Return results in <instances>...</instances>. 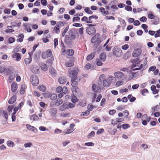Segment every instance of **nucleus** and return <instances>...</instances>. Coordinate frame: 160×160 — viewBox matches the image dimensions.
Wrapping results in <instances>:
<instances>
[{"mask_svg": "<svg viewBox=\"0 0 160 160\" xmlns=\"http://www.w3.org/2000/svg\"><path fill=\"white\" fill-rule=\"evenodd\" d=\"M65 23L62 22L60 21L58 22L56 26L58 28H61L64 25Z\"/></svg>", "mask_w": 160, "mask_h": 160, "instance_id": "nucleus-37", "label": "nucleus"}, {"mask_svg": "<svg viewBox=\"0 0 160 160\" xmlns=\"http://www.w3.org/2000/svg\"><path fill=\"white\" fill-rule=\"evenodd\" d=\"M31 70L33 73L38 74L40 71V68L36 65H33L31 67Z\"/></svg>", "mask_w": 160, "mask_h": 160, "instance_id": "nucleus-7", "label": "nucleus"}, {"mask_svg": "<svg viewBox=\"0 0 160 160\" xmlns=\"http://www.w3.org/2000/svg\"><path fill=\"white\" fill-rule=\"evenodd\" d=\"M48 57H50L52 54L51 51L49 50H48L46 52Z\"/></svg>", "mask_w": 160, "mask_h": 160, "instance_id": "nucleus-54", "label": "nucleus"}, {"mask_svg": "<svg viewBox=\"0 0 160 160\" xmlns=\"http://www.w3.org/2000/svg\"><path fill=\"white\" fill-rule=\"evenodd\" d=\"M68 54L70 56H72L74 54V51L72 49H68L67 50Z\"/></svg>", "mask_w": 160, "mask_h": 160, "instance_id": "nucleus-29", "label": "nucleus"}, {"mask_svg": "<svg viewBox=\"0 0 160 160\" xmlns=\"http://www.w3.org/2000/svg\"><path fill=\"white\" fill-rule=\"evenodd\" d=\"M83 29L84 28L83 27L80 28L79 29L78 32L80 34L82 35L83 33Z\"/></svg>", "mask_w": 160, "mask_h": 160, "instance_id": "nucleus-62", "label": "nucleus"}, {"mask_svg": "<svg viewBox=\"0 0 160 160\" xmlns=\"http://www.w3.org/2000/svg\"><path fill=\"white\" fill-rule=\"evenodd\" d=\"M100 35L99 33H97L92 38L91 40V42L93 43H96L98 40L100 38Z\"/></svg>", "mask_w": 160, "mask_h": 160, "instance_id": "nucleus-8", "label": "nucleus"}, {"mask_svg": "<svg viewBox=\"0 0 160 160\" xmlns=\"http://www.w3.org/2000/svg\"><path fill=\"white\" fill-rule=\"evenodd\" d=\"M90 113V112L89 111L87 110L84 112H82L81 114V115L87 116Z\"/></svg>", "mask_w": 160, "mask_h": 160, "instance_id": "nucleus-46", "label": "nucleus"}, {"mask_svg": "<svg viewBox=\"0 0 160 160\" xmlns=\"http://www.w3.org/2000/svg\"><path fill=\"white\" fill-rule=\"evenodd\" d=\"M42 57L44 59H46L47 58H48V56L47 55V53L45 52H42Z\"/></svg>", "mask_w": 160, "mask_h": 160, "instance_id": "nucleus-60", "label": "nucleus"}, {"mask_svg": "<svg viewBox=\"0 0 160 160\" xmlns=\"http://www.w3.org/2000/svg\"><path fill=\"white\" fill-rule=\"evenodd\" d=\"M92 89L94 92H98L100 90V88L98 87L97 85L95 84H93Z\"/></svg>", "mask_w": 160, "mask_h": 160, "instance_id": "nucleus-15", "label": "nucleus"}, {"mask_svg": "<svg viewBox=\"0 0 160 160\" xmlns=\"http://www.w3.org/2000/svg\"><path fill=\"white\" fill-rule=\"evenodd\" d=\"M32 61V57L30 58V57L29 58H26L24 60L25 62L26 65H28Z\"/></svg>", "mask_w": 160, "mask_h": 160, "instance_id": "nucleus-32", "label": "nucleus"}, {"mask_svg": "<svg viewBox=\"0 0 160 160\" xmlns=\"http://www.w3.org/2000/svg\"><path fill=\"white\" fill-rule=\"evenodd\" d=\"M15 39L14 38H10L8 39V42L11 43L15 41Z\"/></svg>", "mask_w": 160, "mask_h": 160, "instance_id": "nucleus-47", "label": "nucleus"}, {"mask_svg": "<svg viewBox=\"0 0 160 160\" xmlns=\"http://www.w3.org/2000/svg\"><path fill=\"white\" fill-rule=\"evenodd\" d=\"M76 80H77L78 81H79L80 80V79H79V80H78V79H77V78H73V79H72V87H75L77 86L78 84V82L77 81H76Z\"/></svg>", "mask_w": 160, "mask_h": 160, "instance_id": "nucleus-16", "label": "nucleus"}, {"mask_svg": "<svg viewBox=\"0 0 160 160\" xmlns=\"http://www.w3.org/2000/svg\"><path fill=\"white\" fill-rule=\"evenodd\" d=\"M98 16L95 15H92L90 16L88 18V23H92V21L91 20L92 19H95V20L98 19Z\"/></svg>", "mask_w": 160, "mask_h": 160, "instance_id": "nucleus-23", "label": "nucleus"}, {"mask_svg": "<svg viewBox=\"0 0 160 160\" xmlns=\"http://www.w3.org/2000/svg\"><path fill=\"white\" fill-rule=\"evenodd\" d=\"M78 71V69L77 68H75L74 70H71L69 74L70 77L72 78V79L77 78V75Z\"/></svg>", "mask_w": 160, "mask_h": 160, "instance_id": "nucleus-6", "label": "nucleus"}, {"mask_svg": "<svg viewBox=\"0 0 160 160\" xmlns=\"http://www.w3.org/2000/svg\"><path fill=\"white\" fill-rule=\"evenodd\" d=\"M151 90L152 91V93L155 94L158 93L159 90L156 89V86L154 85H152L151 87Z\"/></svg>", "mask_w": 160, "mask_h": 160, "instance_id": "nucleus-22", "label": "nucleus"}, {"mask_svg": "<svg viewBox=\"0 0 160 160\" xmlns=\"http://www.w3.org/2000/svg\"><path fill=\"white\" fill-rule=\"evenodd\" d=\"M148 18L150 19H153L155 18V16L153 14L150 13L148 14Z\"/></svg>", "mask_w": 160, "mask_h": 160, "instance_id": "nucleus-55", "label": "nucleus"}, {"mask_svg": "<svg viewBox=\"0 0 160 160\" xmlns=\"http://www.w3.org/2000/svg\"><path fill=\"white\" fill-rule=\"evenodd\" d=\"M2 72H4L7 74L11 72V71L9 68H3L2 69Z\"/></svg>", "mask_w": 160, "mask_h": 160, "instance_id": "nucleus-30", "label": "nucleus"}, {"mask_svg": "<svg viewBox=\"0 0 160 160\" xmlns=\"http://www.w3.org/2000/svg\"><path fill=\"white\" fill-rule=\"evenodd\" d=\"M57 98V96L56 94H52L51 95L50 99L52 100L56 99Z\"/></svg>", "mask_w": 160, "mask_h": 160, "instance_id": "nucleus-40", "label": "nucleus"}, {"mask_svg": "<svg viewBox=\"0 0 160 160\" xmlns=\"http://www.w3.org/2000/svg\"><path fill=\"white\" fill-rule=\"evenodd\" d=\"M13 108V106L9 105L8 107V110L9 112H11Z\"/></svg>", "mask_w": 160, "mask_h": 160, "instance_id": "nucleus-61", "label": "nucleus"}, {"mask_svg": "<svg viewBox=\"0 0 160 160\" xmlns=\"http://www.w3.org/2000/svg\"><path fill=\"white\" fill-rule=\"evenodd\" d=\"M25 85L24 84H22L20 90V93L21 94H23L24 92V89H25Z\"/></svg>", "mask_w": 160, "mask_h": 160, "instance_id": "nucleus-35", "label": "nucleus"}, {"mask_svg": "<svg viewBox=\"0 0 160 160\" xmlns=\"http://www.w3.org/2000/svg\"><path fill=\"white\" fill-rule=\"evenodd\" d=\"M148 90L146 89H144L143 90H142V94L143 96L145 95V93H148Z\"/></svg>", "mask_w": 160, "mask_h": 160, "instance_id": "nucleus-58", "label": "nucleus"}, {"mask_svg": "<svg viewBox=\"0 0 160 160\" xmlns=\"http://www.w3.org/2000/svg\"><path fill=\"white\" fill-rule=\"evenodd\" d=\"M95 54L94 53H91L88 55L86 58L87 60H90L92 59L95 56Z\"/></svg>", "mask_w": 160, "mask_h": 160, "instance_id": "nucleus-27", "label": "nucleus"}, {"mask_svg": "<svg viewBox=\"0 0 160 160\" xmlns=\"http://www.w3.org/2000/svg\"><path fill=\"white\" fill-rule=\"evenodd\" d=\"M96 62L97 65L98 66H101L102 64V62L100 61V60L98 59H96Z\"/></svg>", "mask_w": 160, "mask_h": 160, "instance_id": "nucleus-43", "label": "nucleus"}, {"mask_svg": "<svg viewBox=\"0 0 160 160\" xmlns=\"http://www.w3.org/2000/svg\"><path fill=\"white\" fill-rule=\"evenodd\" d=\"M41 67L42 70L44 71H46L48 70V67L44 63H42L41 64Z\"/></svg>", "mask_w": 160, "mask_h": 160, "instance_id": "nucleus-26", "label": "nucleus"}, {"mask_svg": "<svg viewBox=\"0 0 160 160\" xmlns=\"http://www.w3.org/2000/svg\"><path fill=\"white\" fill-rule=\"evenodd\" d=\"M100 59L102 61H104L106 58V54L105 52H102L100 55Z\"/></svg>", "mask_w": 160, "mask_h": 160, "instance_id": "nucleus-12", "label": "nucleus"}, {"mask_svg": "<svg viewBox=\"0 0 160 160\" xmlns=\"http://www.w3.org/2000/svg\"><path fill=\"white\" fill-rule=\"evenodd\" d=\"M7 28L8 29L5 30V32L7 33L13 32L15 31L14 30L12 29L11 28L10 29L9 28Z\"/></svg>", "mask_w": 160, "mask_h": 160, "instance_id": "nucleus-48", "label": "nucleus"}, {"mask_svg": "<svg viewBox=\"0 0 160 160\" xmlns=\"http://www.w3.org/2000/svg\"><path fill=\"white\" fill-rule=\"evenodd\" d=\"M156 67L155 66H152V67H151L149 68V70H148V71L149 72H150V71H154L156 69Z\"/></svg>", "mask_w": 160, "mask_h": 160, "instance_id": "nucleus-57", "label": "nucleus"}, {"mask_svg": "<svg viewBox=\"0 0 160 160\" xmlns=\"http://www.w3.org/2000/svg\"><path fill=\"white\" fill-rule=\"evenodd\" d=\"M112 51L113 54L117 57H119L122 55L121 49L117 47H114Z\"/></svg>", "mask_w": 160, "mask_h": 160, "instance_id": "nucleus-1", "label": "nucleus"}, {"mask_svg": "<svg viewBox=\"0 0 160 160\" xmlns=\"http://www.w3.org/2000/svg\"><path fill=\"white\" fill-rule=\"evenodd\" d=\"M38 88L40 90L43 92H44L46 89V87L43 85H40L39 86H38Z\"/></svg>", "mask_w": 160, "mask_h": 160, "instance_id": "nucleus-33", "label": "nucleus"}, {"mask_svg": "<svg viewBox=\"0 0 160 160\" xmlns=\"http://www.w3.org/2000/svg\"><path fill=\"white\" fill-rule=\"evenodd\" d=\"M147 19L146 17L143 16L140 18V20L142 22H145L146 21Z\"/></svg>", "mask_w": 160, "mask_h": 160, "instance_id": "nucleus-50", "label": "nucleus"}, {"mask_svg": "<svg viewBox=\"0 0 160 160\" xmlns=\"http://www.w3.org/2000/svg\"><path fill=\"white\" fill-rule=\"evenodd\" d=\"M69 37L68 35H66L65 37V42L67 44L69 45L71 44V40L69 39Z\"/></svg>", "mask_w": 160, "mask_h": 160, "instance_id": "nucleus-20", "label": "nucleus"}, {"mask_svg": "<svg viewBox=\"0 0 160 160\" xmlns=\"http://www.w3.org/2000/svg\"><path fill=\"white\" fill-rule=\"evenodd\" d=\"M2 113L3 115V117L5 119H8V115L7 112L4 111H3Z\"/></svg>", "mask_w": 160, "mask_h": 160, "instance_id": "nucleus-49", "label": "nucleus"}, {"mask_svg": "<svg viewBox=\"0 0 160 160\" xmlns=\"http://www.w3.org/2000/svg\"><path fill=\"white\" fill-rule=\"evenodd\" d=\"M156 32L157 33L154 35L155 37L157 38L158 37H160V29L159 30H157Z\"/></svg>", "mask_w": 160, "mask_h": 160, "instance_id": "nucleus-53", "label": "nucleus"}, {"mask_svg": "<svg viewBox=\"0 0 160 160\" xmlns=\"http://www.w3.org/2000/svg\"><path fill=\"white\" fill-rule=\"evenodd\" d=\"M130 125L128 124H123L122 125V128L124 129H126L129 128Z\"/></svg>", "mask_w": 160, "mask_h": 160, "instance_id": "nucleus-42", "label": "nucleus"}, {"mask_svg": "<svg viewBox=\"0 0 160 160\" xmlns=\"http://www.w3.org/2000/svg\"><path fill=\"white\" fill-rule=\"evenodd\" d=\"M114 75L116 78L120 80H124L126 78L125 76L123 73L121 72L118 71L115 72Z\"/></svg>", "mask_w": 160, "mask_h": 160, "instance_id": "nucleus-5", "label": "nucleus"}, {"mask_svg": "<svg viewBox=\"0 0 160 160\" xmlns=\"http://www.w3.org/2000/svg\"><path fill=\"white\" fill-rule=\"evenodd\" d=\"M69 29V26H68L66 28L64 29V31L62 32V36L63 37L65 35L66 33L67 32Z\"/></svg>", "mask_w": 160, "mask_h": 160, "instance_id": "nucleus-39", "label": "nucleus"}, {"mask_svg": "<svg viewBox=\"0 0 160 160\" xmlns=\"http://www.w3.org/2000/svg\"><path fill=\"white\" fill-rule=\"evenodd\" d=\"M30 80L32 84L34 86H36L39 83L38 79L36 75L31 76Z\"/></svg>", "mask_w": 160, "mask_h": 160, "instance_id": "nucleus-3", "label": "nucleus"}, {"mask_svg": "<svg viewBox=\"0 0 160 160\" xmlns=\"http://www.w3.org/2000/svg\"><path fill=\"white\" fill-rule=\"evenodd\" d=\"M68 89L66 87H63L62 88V92L63 93L65 94L67 92Z\"/></svg>", "mask_w": 160, "mask_h": 160, "instance_id": "nucleus-52", "label": "nucleus"}, {"mask_svg": "<svg viewBox=\"0 0 160 160\" xmlns=\"http://www.w3.org/2000/svg\"><path fill=\"white\" fill-rule=\"evenodd\" d=\"M85 11L88 14H92L93 13L92 12L90 9L88 7H86L84 9Z\"/></svg>", "mask_w": 160, "mask_h": 160, "instance_id": "nucleus-36", "label": "nucleus"}, {"mask_svg": "<svg viewBox=\"0 0 160 160\" xmlns=\"http://www.w3.org/2000/svg\"><path fill=\"white\" fill-rule=\"evenodd\" d=\"M128 74H130L129 78L130 80L133 79V78H136L138 75V74L137 73L133 72L132 70L129 71Z\"/></svg>", "mask_w": 160, "mask_h": 160, "instance_id": "nucleus-10", "label": "nucleus"}, {"mask_svg": "<svg viewBox=\"0 0 160 160\" xmlns=\"http://www.w3.org/2000/svg\"><path fill=\"white\" fill-rule=\"evenodd\" d=\"M141 49L140 48H138L133 51L132 56L133 57H137L141 54Z\"/></svg>", "mask_w": 160, "mask_h": 160, "instance_id": "nucleus-9", "label": "nucleus"}, {"mask_svg": "<svg viewBox=\"0 0 160 160\" xmlns=\"http://www.w3.org/2000/svg\"><path fill=\"white\" fill-rule=\"evenodd\" d=\"M30 119L31 120H33V121H37L38 120L39 118L37 116L33 114L30 116Z\"/></svg>", "mask_w": 160, "mask_h": 160, "instance_id": "nucleus-25", "label": "nucleus"}, {"mask_svg": "<svg viewBox=\"0 0 160 160\" xmlns=\"http://www.w3.org/2000/svg\"><path fill=\"white\" fill-rule=\"evenodd\" d=\"M140 22L138 20H136L135 21H134V22H133V24L135 26H138V25H140Z\"/></svg>", "mask_w": 160, "mask_h": 160, "instance_id": "nucleus-63", "label": "nucleus"}, {"mask_svg": "<svg viewBox=\"0 0 160 160\" xmlns=\"http://www.w3.org/2000/svg\"><path fill=\"white\" fill-rule=\"evenodd\" d=\"M32 145V143L31 142H28L24 144V146L26 148L31 147Z\"/></svg>", "mask_w": 160, "mask_h": 160, "instance_id": "nucleus-45", "label": "nucleus"}, {"mask_svg": "<svg viewBox=\"0 0 160 160\" xmlns=\"http://www.w3.org/2000/svg\"><path fill=\"white\" fill-rule=\"evenodd\" d=\"M146 64L147 62L146 61L145 62H144L143 64H141L140 65L139 67L142 70H143L144 69V68L145 67Z\"/></svg>", "mask_w": 160, "mask_h": 160, "instance_id": "nucleus-44", "label": "nucleus"}, {"mask_svg": "<svg viewBox=\"0 0 160 160\" xmlns=\"http://www.w3.org/2000/svg\"><path fill=\"white\" fill-rule=\"evenodd\" d=\"M12 57L13 58H16V60L17 61H19L21 59V57L20 54L18 53H13Z\"/></svg>", "mask_w": 160, "mask_h": 160, "instance_id": "nucleus-11", "label": "nucleus"}, {"mask_svg": "<svg viewBox=\"0 0 160 160\" xmlns=\"http://www.w3.org/2000/svg\"><path fill=\"white\" fill-rule=\"evenodd\" d=\"M54 59L52 58H49L47 60V63L48 65V66H51L52 63V61Z\"/></svg>", "mask_w": 160, "mask_h": 160, "instance_id": "nucleus-34", "label": "nucleus"}, {"mask_svg": "<svg viewBox=\"0 0 160 160\" xmlns=\"http://www.w3.org/2000/svg\"><path fill=\"white\" fill-rule=\"evenodd\" d=\"M11 87L12 91L13 92H15L17 88V84L15 82L12 83Z\"/></svg>", "mask_w": 160, "mask_h": 160, "instance_id": "nucleus-19", "label": "nucleus"}, {"mask_svg": "<svg viewBox=\"0 0 160 160\" xmlns=\"http://www.w3.org/2000/svg\"><path fill=\"white\" fill-rule=\"evenodd\" d=\"M105 76L104 74L101 75L99 77V81L101 82H102L103 86L105 87H108L110 84L108 81L104 79Z\"/></svg>", "mask_w": 160, "mask_h": 160, "instance_id": "nucleus-4", "label": "nucleus"}, {"mask_svg": "<svg viewBox=\"0 0 160 160\" xmlns=\"http://www.w3.org/2000/svg\"><path fill=\"white\" fill-rule=\"evenodd\" d=\"M62 90V87L59 86L56 89V92L58 93L60 92Z\"/></svg>", "mask_w": 160, "mask_h": 160, "instance_id": "nucleus-51", "label": "nucleus"}, {"mask_svg": "<svg viewBox=\"0 0 160 160\" xmlns=\"http://www.w3.org/2000/svg\"><path fill=\"white\" fill-rule=\"evenodd\" d=\"M16 100V96H12L8 100V103L10 104H12L14 103Z\"/></svg>", "mask_w": 160, "mask_h": 160, "instance_id": "nucleus-17", "label": "nucleus"}, {"mask_svg": "<svg viewBox=\"0 0 160 160\" xmlns=\"http://www.w3.org/2000/svg\"><path fill=\"white\" fill-rule=\"evenodd\" d=\"M81 20L82 21L86 22L87 23H88V18L87 17H83L81 19Z\"/></svg>", "mask_w": 160, "mask_h": 160, "instance_id": "nucleus-56", "label": "nucleus"}, {"mask_svg": "<svg viewBox=\"0 0 160 160\" xmlns=\"http://www.w3.org/2000/svg\"><path fill=\"white\" fill-rule=\"evenodd\" d=\"M49 72L52 77H54L56 76V73L55 70L54 68H52L50 69L49 70Z\"/></svg>", "mask_w": 160, "mask_h": 160, "instance_id": "nucleus-28", "label": "nucleus"}, {"mask_svg": "<svg viewBox=\"0 0 160 160\" xmlns=\"http://www.w3.org/2000/svg\"><path fill=\"white\" fill-rule=\"evenodd\" d=\"M50 112L52 116L55 117L56 114L57 112V110L56 108H53L50 109Z\"/></svg>", "mask_w": 160, "mask_h": 160, "instance_id": "nucleus-14", "label": "nucleus"}, {"mask_svg": "<svg viewBox=\"0 0 160 160\" xmlns=\"http://www.w3.org/2000/svg\"><path fill=\"white\" fill-rule=\"evenodd\" d=\"M66 81V78L64 77H61L58 79V82L61 84H64Z\"/></svg>", "mask_w": 160, "mask_h": 160, "instance_id": "nucleus-18", "label": "nucleus"}, {"mask_svg": "<svg viewBox=\"0 0 160 160\" xmlns=\"http://www.w3.org/2000/svg\"><path fill=\"white\" fill-rule=\"evenodd\" d=\"M65 66L67 67H71L74 65V63L71 60L65 63Z\"/></svg>", "mask_w": 160, "mask_h": 160, "instance_id": "nucleus-24", "label": "nucleus"}, {"mask_svg": "<svg viewBox=\"0 0 160 160\" xmlns=\"http://www.w3.org/2000/svg\"><path fill=\"white\" fill-rule=\"evenodd\" d=\"M21 24V22H19L18 23H16L15 25H12V26H8L7 27V28H11L13 29L15 27H19L20 26V24Z\"/></svg>", "mask_w": 160, "mask_h": 160, "instance_id": "nucleus-31", "label": "nucleus"}, {"mask_svg": "<svg viewBox=\"0 0 160 160\" xmlns=\"http://www.w3.org/2000/svg\"><path fill=\"white\" fill-rule=\"evenodd\" d=\"M56 106H58L62 103L63 101L62 99L60 98H57L55 101Z\"/></svg>", "mask_w": 160, "mask_h": 160, "instance_id": "nucleus-21", "label": "nucleus"}, {"mask_svg": "<svg viewBox=\"0 0 160 160\" xmlns=\"http://www.w3.org/2000/svg\"><path fill=\"white\" fill-rule=\"evenodd\" d=\"M86 33L90 35H93L96 32V30L93 27L88 26L86 29Z\"/></svg>", "mask_w": 160, "mask_h": 160, "instance_id": "nucleus-2", "label": "nucleus"}, {"mask_svg": "<svg viewBox=\"0 0 160 160\" xmlns=\"http://www.w3.org/2000/svg\"><path fill=\"white\" fill-rule=\"evenodd\" d=\"M26 127L28 130H32L34 132H37V130L35 127L29 124H27Z\"/></svg>", "mask_w": 160, "mask_h": 160, "instance_id": "nucleus-13", "label": "nucleus"}, {"mask_svg": "<svg viewBox=\"0 0 160 160\" xmlns=\"http://www.w3.org/2000/svg\"><path fill=\"white\" fill-rule=\"evenodd\" d=\"M7 144L9 147H13L14 143L11 141H8L7 142Z\"/></svg>", "mask_w": 160, "mask_h": 160, "instance_id": "nucleus-38", "label": "nucleus"}, {"mask_svg": "<svg viewBox=\"0 0 160 160\" xmlns=\"http://www.w3.org/2000/svg\"><path fill=\"white\" fill-rule=\"evenodd\" d=\"M53 30L55 31V33L57 34L59 33L60 32V29L56 26L54 27Z\"/></svg>", "mask_w": 160, "mask_h": 160, "instance_id": "nucleus-41", "label": "nucleus"}, {"mask_svg": "<svg viewBox=\"0 0 160 160\" xmlns=\"http://www.w3.org/2000/svg\"><path fill=\"white\" fill-rule=\"evenodd\" d=\"M129 47L128 44H125L122 47V48L123 50H126Z\"/></svg>", "mask_w": 160, "mask_h": 160, "instance_id": "nucleus-64", "label": "nucleus"}, {"mask_svg": "<svg viewBox=\"0 0 160 160\" xmlns=\"http://www.w3.org/2000/svg\"><path fill=\"white\" fill-rule=\"evenodd\" d=\"M125 9L127 11H132V8L131 6H126L125 7Z\"/></svg>", "mask_w": 160, "mask_h": 160, "instance_id": "nucleus-59", "label": "nucleus"}]
</instances>
